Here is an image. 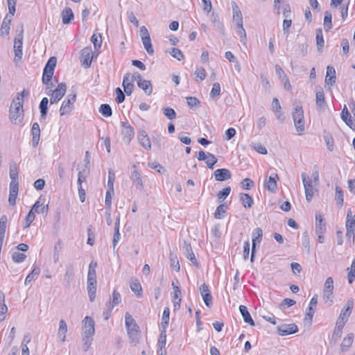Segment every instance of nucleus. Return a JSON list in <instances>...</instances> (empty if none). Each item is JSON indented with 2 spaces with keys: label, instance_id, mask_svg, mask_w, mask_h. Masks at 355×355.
<instances>
[{
  "label": "nucleus",
  "instance_id": "f257e3e1",
  "mask_svg": "<svg viewBox=\"0 0 355 355\" xmlns=\"http://www.w3.org/2000/svg\"><path fill=\"white\" fill-rule=\"evenodd\" d=\"M24 91L12 100L9 110V117L11 122L15 125L21 123L24 118L23 103Z\"/></svg>",
  "mask_w": 355,
  "mask_h": 355
},
{
  "label": "nucleus",
  "instance_id": "f03ea898",
  "mask_svg": "<svg viewBox=\"0 0 355 355\" xmlns=\"http://www.w3.org/2000/svg\"><path fill=\"white\" fill-rule=\"evenodd\" d=\"M125 322L130 339L133 343H137L140 335L139 328L135 319L129 313H125Z\"/></svg>",
  "mask_w": 355,
  "mask_h": 355
},
{
  "label": "nucleus",
  "instance_id": "7ed1b4c3",
  "mask_svg": "<svg viewBox=\"0 0 355 355\" xmlns=\"http://www.w3.org/2000/svg\"><path fill=\"white\" fill-rule=\"evenodd\" d=\"M295 129L299 135L304 131V111L302 106H296L292 113Z\"/></svg>",
  "mask_w": 355,
  "mask_h": 355
},
{
  "label": "nucleus",
  "instance_id": "20e7f679",
  "mask_svg": "<svg viewBox=\"0 0 355 355\" xmlns=\"http://www.w3.org/2000/svg\"><path fill=\"white\" fill-rule=\"evenodd\" d=\"M302 182L305 190L306 200L310 202L314 195V182L305 173H302Z\"/></svg>",
  "mask_w": 355,
  "mask_h": 355
},
{
  "label": "nucleus",
  "instance_id": "39448f33",
  "mask_svg": "<svg viewBox=\"0 0 355 355\" xmlns=\"http://www.w3.org/2000/svg\"><path fill=\"white\" fill-rule=\"evenodd\" d=\"M76 94L74 93L73 94H69L66 99L62 102V105L60 109V115H66L69 114L73 108V104L76 102Z\"/></svg>",
  "mask_w": 355,
  "mask_h": 355
},
{
  "label": "nucleus",
  "instance_id": "423d86ee",
  "mask_svg": "<svg viewBox=\"0 0 355 355\" xmlns=\"http://www.w3.org/2000/svg\"><path fill=\"white\" fill-rule=\"evenodd\" d=\"M67 90V85L65 83H60L57 88L53 91L50 90L47 92L48 95L51 94L50 102L51 104L58 103L65 94Z\"/></svg>",
  "mask_w": 355,
  "mask_h": 355
},
{
  "label": "nucleus",
  "instance_id": "0eeeda50",
  "mask_svg": "<svg viewBox=\"0 0 355 355\" xmlns=\"http://www.w3.org/2000/svg\"><path fill=\"white\" fill-rule=\"evenodd\" d=\"M121 135L123 141L129 144L135 136V130L127 121L121 122Z\"/></svg>",
  "mask_w": 355,
  "mask_h": 355
},
{
  "label": "nucleus",
  "instance_id": "6e6552de",
  "mask_svg": "<svg viewBox=\"0 0 355 355\" xmlns=\"http://www.w3.org/2000/svg\"><path fill=\"white\" fill-rule=\"evenodd\" d=\"M93 58V52L90 46L82 49L80 60L84 68L87 69L91 66Z\"/></svg>",
  "mask_w": 355,
  "mask_h": 355
},
{
  "label": "nucleus",
  "instance_id": "1a4fd4ad",
  "mask_svg": "<svg viewBox=\"0 0 355 355\" xmlns=\"http://www.w3.org/2000/svg\"><path fill=\"white\" fill-rule=\"evenodd\" d=\"M83 336H87V337H93L95 334V322L94 320L89 316H86L83 320Z\"/></svg>",
  "mask_w": 355,
  "mask_h": 355
},
{
  "label": "nucleus",
  "instance_id": "9d476101",
  "mask_svg": "<svg viewBox=\"0 0 355 355\" xmlns=\"http://www.w3.org/2000/svg\"><path fill=\"white\" fill-rule=\"evenodd\" d=\"M279 180L277 173H274L268 178H266L264 183L265 188L271 193H275L277 190V180Z\"/></svg>",
  "mask_w": 355,
  "mask_h": 355
},
{
  "label": "nucleus",
  "instance_id": "9b49d317",
  "mask_svg": "<svg viewBox=\"0 0 355 355\" xmlns=\"http://www.w3.org/2000/svg\"><path fill=\"white\" fill-rule=\"evenodd\" d=\"M133 78L134 77L132 76V73H127L123 77L122 86L123 87L125 93L128 96H130L132 94L134 89Z\"/></svg>",
  "mask_w": 355,
  "mask_h": 355
},
{
  "label": "nucleus",
  "instance_id": "f8f14e48",
  "mask_svg": "<svg viewBox=\"0 0 355 355\" xmlns=\"http://www.w3.org/2000/svg\"><path fill=\"white\" fill-rule=\"evenodd\" d=\"M252 236H253L252 246V253H251V257H250L251 262H253L254 259L256 243H257V242L258 243H259L261 241L262 236H263L262 230L260 227H257L253 231Z\"/></svg>",
  "mask_w": 355,
  "mask_h": 355
},
{
  "label": "nucleus",
  "instance_id": "ddd939ff",
  "mask_svg": "<svg viewBox=\"0 0 355 355\" xmlns=\"http://www.w3.org/2000/svg\"><path fill=\"white\" fill-rule=\"evenodd\" d=\"M297 331L298 327L295 324H284L277 327V333L281 336H287Z\"/></svg>",
  "mask_w": 355,
  "mask_h": 355
},
{
  "label": "nucleus",
  "instance_id": "4468645a",
  "mask_svg": "<svg viewBox=\"0 0 355 355\" xmlns=\"http://www.w3.org/2000/svg\"><path fill=\"white\" fill-rule=\"evenodd\" d=\"M182 248L184 249V254L185 257L189 259L196 266L198 267V263L197 262L190 243H188L186 241H184Z\"/></svg>",
  "mask_w": 355,
  "mask_h": 355
},
{
  "label": "nucleus",
  "instance_id": "2eb2a0df",
  "mask_svg": "<svg viewBox=\"0 0 355 355\" xmlns=\"http://www.w3.org/2000/svg\"><path fill=\"white\" fill-rule=\"evenodd\" d=\"M216 181L222 182L230 179L231 172L227 168L216 169L214 173Z\"/></svg>",
  "mask_w": 355,
  "mask_h": 355
},
{
  "label": "nucleus",
  "instance_id": "dca6fc26",
  "mask_svg": "<svg viewBox=\"0 0 355 355\" xmlns=\"http://www.w3.org/2000/svg\"><path fill=\"white\" fill-rule=\"evenodd\" d=\"M74 276V265L73 263H69L66 266L65 272L64 275V280L66 283L65 286L69 287L73 281Z\"/></svg>",
  "mask_w": 355,
  "mask_h": 355
},
{
  "label": "nucleus",
  "instance_id": "f3484780",
  "mask_svg": "<svg viewBox=\"0 0 355 355\" xmlns=\"http://www.w3.org/2000/svg\"><path fill=\"white\" fill-rule=\"evenodd\" d=\"M138 141L140 145L146 150L151 149V142L146 131L141 130L138 135Z\"/></svg>",
  "mask_w": 355,
  "mask_h": 355
},
{
  "label": "nucleus",
  "instance_id": "a211bd4d",
  "mask_svg": "<svg viewBox=\"0 0 355 355\" xmlns=\"http://www.w3.org/2000/svg\"><path fill=\"white\" fill-rule=\"evenodd\" d=\"M326 231V224L323 221L322 216L320 214H315V233L323 234Z\"/></svg>",
  "mask_w": 355,
  "mask_h": 355
},
{
  "label": "nucleus",
  "instance_id": "6ab92c4d",
  "mask_svg": "<svg viewBox=\"0 0 355 355\" xmlns=\"http://www.w3.org/2000/svg\"><path fill=\"white\" fill-rule=\"evenodd\" d=\"M121 302V294L117 292L116 290H114L112 293V302H107L105 304L106 308L108 309L110 312H112L113 308L119 304Z\"/></svg>",
  "mask_w": 355,
  "mask_h": 355
},
{
  "label": "nucleus",
  "instance_id": "aec40b11",
  "mask_svg": "<svg viewBox=\"0 0 355 355\" xmlns=\"http://www.w3.org/2000/svg\"><path fill=\"white\" fill-rule=\"evenodd\" d=\"M336 71L331 66L327 67V75L325 77V83L327 85H334L336 83Z\"/></svg>",
  "mask_w": 355,
  "mask_h": 355
},
{
  "label": "nucleus",
  "instance_id": "412c9836",
  "mask_svg": "<svg viewBox=\"0 0 355 355\" xmlns=\"http://www.w3.org/2000/svg\"><path fill=\"white\" fill-rule=\"evenodd\" d=\"M67 332V324L63 319H61L59 322L58 337L62 343L65 342Z\"/></svg>",
  "mask_w": 355,
  "mask_h": 355
},
{
  "label": "nucleus",
  "instance_id": "4be33fe9",
  "mask_svg": "<svg viewBox=\"0 0 355 355\" xmlns=\"http://www.w3.org/2000/svg\"><path fill=\"white\" fill-rule=\"evenodd\" d=\"M354 306V300L352 299H349L347 301L345 306L341 310V312L339 315L343 316L344 318L348 320V318L352 313V311Z\"/></svg>",
  "mask_w": 355,
  "mask_h": 355
},
{
  "label": "nucleus",
  "instance_id": "5701e85b",
  "mask_svg": "<svg viewBox=\"0 0 355 355\" xmlns=\"http://www.w3.org/2000/svg\"><path fill=\"white\" fill-rule=\"evenodd\" d=\"M239 311L241 312V314L242 315V317L243 318V320L245 322L249 324L251 326H254V322L252 320L250 313L248 311V309L244 305H240L239 306Z\"/></svg>",
  "mask_w": 355,
  "mask_h": 355
},
{
  "label": "nucleus",
  "instance_id": "b1692460",
  "mask_svg": "<svg viewBox=\"0 0 355 355\" xmlns=\"http://www.w3.org/2000/svg\"><path fill=\"white\" fill-rule=\"evenodd\" d=\"M172 285L173 286V290H174L173 302L174 309L176 310V309H178L180 306L181 291L178 286H175L173 282Z\"/></svg>",
  "mask_w": 355,
  "mask_h": 355
},
{
  "label": "nucleus",
  "instance_id": "393cba45",
  "mask_svg": "<svg viewBox=\"0 0 355 355\" xmlns=\"http://www.w3.org/2000/svg\"><path fill=\"white\" fill-rule=\"evenodd\" d=\"M318 304V295H315L311 300L308 312L306 314L305 319H309V320H312L313 315L315 313V310L313 306H316Z\"/></svg>",
  "mask_w": 355,
  "mask_h": 355
},
{
  "label": "nucleus",
  "instance_id": "a878e982",
  "mask_svg": "<svg viewBox=\"0 0 355 355\" xmlns=\"http://www.w3.org/2000/svg\"><path fill=\"white\" fill-rule=\"evenodd\" d=\"M130 178L137 189L139 190H142L144 189L141 175L137 170H134L132 171Z\"/></svg>",
  "mask_w": 355,
  "mask_h": 355
},
{
  "label": "nucleus",
  "instance_id": "bb28decb",
  "mask_svg": "<svg viewBox=\"0 0 355 355\" xmlns=\"http://www.w3.org/2000/svg\"><path fill=\"white\" fill-rule=\"evenodd\" d=\"M62 21L64 24H68L73 19L74 15L70 8H65L61 12Z\"/></svg>",
  "mask_w": 355,
  "mask_h": 355
},
{
  "label": "nucleus",
  "instance_id": "cd10ccee",
  "mask_svg": "<svg viewBox=\"0 0 355 355\" xmlns=\"http://www.w3.org/2000/svg\"><path fill=\"white\" fill-rule=\"evenodd\" d=\"M316 106L320 108H323L326 104L324 92L322 88L316 91L315 96Z\"/></svg>",
  "mask_w": 355,
  "mask_h": 355
},
{
  "label": "nucleus",
  "instance_id": "c85d7f7f",
  "mask_svg": "<svg viewBox=\"0 0 355 355\" xmlns=\"http://www.w3.org/2000/svg\"><path fill=\"white\" fill-rule=\"evenodd\" d=\"M54 71H50L46 69H44L42 82L44 84L47 85V88L52 87V83L51 82Z\"/></svg>",
  "mask_w": 355,
  "mask_h": 355
},
{
  "label": "nucleus",
  "instance_id": "c756f323",
  "mask_svg": "<svg viewBox=\"0 0 355 355\" xmlns=\"http://www.w3.org/2000/svg\"><path fill=\"white\" fill-rule=\"evenodd\" d=\"M87 290L88 292V295L89 297V300L91 302H94L96 297V284L97 282H87Z\"/></svg>",
  "mask_w": 355,
  "mask_h": 355
},
{
  "label": "nucleus",
  "instance_id": "7c9ffc66",
  "mask_svg": "<svg viewBox=\"0 0 355 355\" xmlns=\"http://www.w3.org/2000/svg\"><path fill=\"white\" fill-rule=\"evenodd\" d=\"M137 85L144 90L146 95L149 96L152 94L153 86L150 80H144L142 82L139 83Z\"/></svg>",
  "mask_w": 355,
  "mask_h": 355
},
{
  "label": "nucleus",
  "instance_id": "2f4dec72",
  "mask_svg": "<svg viewBox=\"0 0 355 355\" xmlns=\"http://www.w3.org/2000/svg\"><path fill=\"white\" fill-rule=\"evenodd\" d=\"M7 222V216L6 215H2L0 218V239L1 240H4L5 239Z\"/></svg>",
  "mask_w": 355,
  "mask_h": 355
},
{
  "label": "nucleus",
  "instance_id": "473e14b6",
  "mask_svg": "<svg viewBox=\"0 0 355 355\" xmlns=\"http://www.w3.org/2000/svg\"><path fill=\"white\" fill-rule=\"evenodd\" d=\"M341 119L346 123V124L352 128V116L348 111V109L346 105L344 106L343 111L341 112Z\"/></svg>",
  "mask_w": 355,
  "mask_h": 355
},
{
  "label": "nucleus",
  "instance_id": "72a5a7b5",
  "mask_svg": "<svg viewBox=\"0 0 355 355\" xmlns=\"http://www.w3.org/2000/svg\"><path fill=\"white\" fill-rule=\"evenodd\" d=\"M48 103L49 99L46 97L43 98L40 103L39 107L40 110L42 119H44L46 116L48 112Z\"/></svg>",
  "mask_w": 355,
  "mask_h": 355
},
{
  "label": "nucleus",
  "instance_id": "f704fd0d",
  "mask_svg": "<svg viewBox=\"0 0 355 355\" xmlns=\"http://www.w3.org/2000/svg\"><path fill=\"white\" fill-rule=\"evenodd\" d=\"M23 32H24V28H23V25L21 24V30L15 39L14 50L15 49H22Z\"/></svg>",
  "mask_w": 355,
  "mask_h": 355
},
{
  "label": "nucleus",
  "instance_id": "c9c22d12",
  "mask_svg": "<svg viewBox=\"0 0 355 355\" xmlns=\"http://www.w3.org/2000/svg\"><path fill=\"white\" fill-rule=\"evenodd\" d=\"M32 211L35 213L40 214V213H47L49 210V205H42L40 204V201L37 200L31 207Z\"/></svg>",
  "mask_w": 355,
  "mask_h": 355
},
{
  "label": "nucleus",
  "instance_id": "e433bc0d",
  "mask_svg": "<svg viewBox=\"0 0 355 355\" xmlns=\"http://www.w3.org/2000/svg\"><path fill=\"white\" fill-rule=\"evenodd\" d=\"M130 288L138 297H140L142 295L141 285L137 279L132 281L130 284Z\"/></svg>",
  "mask_w": 355,
  "mask_h": 355
},
{
  "label": "nucleus",
  "instance_id": "4c0bfd02",
  "mask_svg": "<svg viewBox=\"0 0 355 355\" xmlns=\"http://www.w3.org/2000/svg\"><path fill=\"white\" fill-rule=\"evenodd\" d=\"M354 340V334L350 333L348 334L347 336L344 338L342 343H341V349L343 351L347 350L353 343Z\"/></svg>",
  "mask_w": 355,
  "mask_h": 355
},
{
  "label": "nucleus",
  "instance_id": "58836bf2",
  "mask_svg": "<svg viewBox=\"0 0 355 355\" xmlns=\"http://www.w3.org/2000/svg\"><path fill=\"white\" fill-rule=\"evenodd\" d=\"M210 20L216 29L218 31L223 30V25L220 22L219 17L217 14L214 12L211 13V15H210Z\"/></svg>",
  "mask_w": 355,
  "mask_h": 355
},
{
  "label": "nucleus",
  "instance_id": "ea45409f",
  "mask_svg": "<svg viewBox=\"0 0 355 355\" xmlns=\"http://www.w3.org/2000/svg\"><path fill=\"white\" fill-rule=\"evenodd\" d=\"M240 200L244 207L250 208L252 206L253 199L249 194L241 193Z\"/></svg>",
  "mask_w": 355,
  "mask_h": 355
},
{
  "label": "nucleus",
  "instance_id": "a19ab883",
  "mask_svg": "<svg viewBox=\"0 0 355 355\" xmlns=\"http://www.w3.org/2000/svg\"><path fill=\"white\" fill-rule=\"evenodd\" d=\"M332 15L329 10L325 11L324 17V27L326 31H329L332 28Z\"/></svg>",
  "mask_w": 355,
  "mask_h": 355
},
{
  "label": "nucleus",
  "instance_id": "79ce46f5",
  "mask_svg": "<svg viewBox=\"0 0 355 355\" xmlns=\"http://www.w3.org/2000/svg\"><path fill=\"white\" fill-rule=\"evenodd\" d=\"M142 43L144 46V49L146 50L147 53L149 55H153L154 50L152 46L150 37H146L145 38H142Z\"/></svg>",
  "mask_w": 355,
  "mask_h": 355
},
{
  "label": "nucleus",
  "instance_id": "37998d69",
  "mask_svg": "<svg viewBox=\"0 0 355 355\" xmlns=\"http://www.w3.org/2000/svg\"><path fill=\"white\" fill-rule=\"evenodd\" d=\"M315 40H316V44H317L318 49V50H320L324 46V41L323 35H322V31L321 28L316 29Z\"/></svg>",
  "mask_w": 355,
  "mask_h": 355
},
{
  "label": "nucleus",
  "instance_id": "c03bdc74",
  "mask_svg": "<svg viewBox=\"0 0 355 355\" xmlns=\"http://www.w3.org/2000/svg\"><path fill=\"white\" fill-rule=\"evenodd\" d=\"M26 258V255L19 251H15L12 254V259L15 263H21Z\"/></svg>",
  "mask_w": 355,
  "mask_h": 355
},
{
  "label": "nucleus",
  "instance_id": "a18cd8bd",
  "mask_svg": "<svg viewBox=\"0 0 355 355\" xmlns=\"http://www.w3.org/2000/svg\"><path fill=\"white\" fill-rule=\"evenodd\" d=\"M169 259H170L171 266L175 271H179L180 268L179 261L178 259L177 255L175 254H173V252H171Z\"/></svg>",
  "mask_w": 355,
  "mask_h": 355
},
{
  "label": "nucleus",
  "instance_id": "49530a36",
  "mask_svg": "<svg viewBox=\"0 0 355 355\" xmlns=\"http://www.w3.org/2000/svg\"><path fill=\"white\" fill-rule=\"evenodd\" d=\"M99 112L105 117H110L112 114V108L108 104H102L99 108Z\"/></svg>",
  "mask_w": 355,
  "mask_h": 355
},
{
  "label": "nucleus",
  "instance_id": "de8ad7c7",
  "mask_svg": "<svg viewBox=\"0 0 355 355\" xmlns=\"http://www.w3.org/2000/svg\"><path fill=\"white\" fill-rule=\"evenodd\" d=\"M91 41L95 49L101 48L102 44L101 35L100 33H94L91 37Z\"/></svg>",
  "mask_w": 355,
  "mask_h": 355
},
{
  "label": "nucleus",
  "instance_id": "09e8293b",
  "mask_svg": "<svg viewBox=\"0 0 355 355\" xmlns=\"http://www.w3.org/2000/svg\"><path fill=\"white\" fill-rule=\"evenodd\" d=\"M11 19H8L7 17L4 18L1 28V35H7L9 33L10 30V24Z\"/></svg>",
  "mask_w": 355,
  "mask_h": 355
},
{
  "label": "nucleus",
  "instance_id": "8fccbe9b",
  "mask_svg": "<svg viewBox=\"0 0 355 355\" xmlns=\"http://www.w3.org/2000/svg\"><path fill=\"white\" fill-rule=\"evenodd\" d=\"M162 110L164 116L169 120H173L176 118V112L173 108L167 107H164Z\"/></svg>",
  "mask_w": 355,
  "mask_h": 355
},
{
  "label": "nucleus",
  "instance_id": "3c124183",
  "mask_svg": "<svg viewBox=\"0 0 355 355\" xmlns=\"http://www.w3.org/2000/svg\"><path fill=\"white\" fill-rule=\"evenodd\" d=\"M335 199L337 201L338 205L342 207L343 205V192L340 187H336Z\"/></svg>",
  "mask_w": 355,
  "mask_h": 355
},
{
  "label": "nucleus",
  "instance_id": "603ef678",
  "mask_svg": "<svg viewBox=\"0 0 355 355\" xmlns=\"http://www.w3.org/2000/svg\"><path fill=\"white\" fill-rule=\"evenodd\" d=\"M40 272V269L39 268L35 267L31 272H30L25 279V284L28 285L35 277L38 276Z\"/></svg>",
  "mask_w": 355,
  "mask_h": 355
},
{
  "label": "nucleus",
  "instance_id": "864d4df0",
  "mask_svg": "<svg viewBox=\"0 0 355 355\" xmlns=\"http://www.w3.org/2000/svg\"><path fill=\"white\" fill-rule=\"evenodd\" d=\"M169 315H170L169 309L168 307H165L164 309V311H163L162 318V324L164 329H166V328L168 324Z\"/></svg>",
  "mask_w": 355,
  "mask_h": 355
},
{
  "label": "nucleus",
  "instance_id": "5fc2aeb1",
  "mask_svg": "<svg viewBox=\"0 0 355 355\" xmlns=\"http://www.w3.org/2000/svg\"><path fill=\"white\" fill-rule=\"evenodd\" d=\"M187 105L190 108L200 106V101L196 97L189 96L186 98Z\"/></svg>",
  "mask_w": 355,
  "mask_h": 355
},
{
  "label": "nucleus",
  "instance_id": "6e6d98bb",
  "mask_svg": "<svg viewBox=\"0 0 355 355\" xmlns=\"http://www.w3.org/2000/svg\"><path fill=\"white\" fill-rule=\"evenodd\" d=\"M225 211V206L223 204H221L216 208L214 213V217L217 219H222L224 217Z\"/></svg>",
  "mask_w": 355,
  "mask_h": 355
},
{
  "label": "nucleus",
  "instance_id": "4d7b16f0",
  "mask_svg": "<svg viewBox=\"0 0 355 355\" xmlns=\"http://www.w3.org/2000/svg\"><path fill=\"white\" fill-rule=\"evenodd\" d=\"M220 94V85L218 83H215L213 85L212 89L210 92V97L214 98L218 97Z\"/></svg>",
  "mask_w": 355,
  "mask_h": 355
},
{
  "label": "nucleus",
  "instance_id": "13d9d810",
  "mask_svg": "<svg viewBox=\"0 0 355 355\" xmlns=\"http://www.w3.org/2000/svg\"><path fill=\"white\" fill-rule=\"evenodd\" d=\"M231 192V187L230 186L225 187L221 191H220L218 194L217 197L218 200H224L225 199L230 193Z\"/></svg>",
  "mask_w": 355,
  "mask_h": 355
},
{
  "label": "nucleus",
  "instance_id": "bf43d9fd",
  "mask_svg": "<svg viewBox=\"0 0 355 355\" xmlns=\"http://www.w3.org/2000/svg\"><path fill=\"white\" fill-rule=\"evenodd\" d=\"M35 212L32 211V209H31L30 211L25 218V225L24 226V228L28 227L32 222L35 220Z\"/></svg>",
  "mask_w": 355,
  "mask_h": 355
},
{
  "label": "nucleus",
  "instance_id": "052dcab7",
  "mask_svg": "<svg viewBox=\"0 0 355 355\" xmlns=\"http://www.w3.org/2000/svg\"><path fill=\"white\" fill-rule=\"evenodd\" d=\"M166 344V329H164L162 331L159 338L158 340V347L159 348H165Z\"/></svg>",
  "mask_w": 355,
  "mask_h": 355
},
{
  "label": "nucleus",
  "instance_id": "680f3d73",
  "mask_svg": "<svg viewBox=\"0 0 355 355\" xmlns=\"http://www.w3.org/2000/svg\"><path fill=\"white\" fill-rule=\"evenodd\" d=\"M170 54L178 60H182L184 58L182 51L176 48H172L170 51Z\"/></svg>",
  "mask_w": 355,
  "mask_h": 355
},
{
  "label": "nucleus",
  "instance_id": "e2e57ef3",
  "mask_svg": "<svg viewBox=\"0 0 355 355\" xmlns=\"http://www.w3.org/2000/svg\"><path fill=\"white\" fill-rule=\"evenodd\" d=\"M217 161H218V159L215 157V155H214L211 153H208V157H207V159L205 160V162L209 168L212 169L214 168V165L217 162Z\"/></svg>",
  "mask_w": 355,
  "mask_h": 355
},
{
  "label": "nucleus",
  "instance_id": "0e129e2a",
  "mask_svg": "<svg viewBox=\"0 0 355 355\" xmlns=\"http://www.w3.org/2000/svg\"><path fill=\"white\" fill-rule=\"evenodd\" d=\"M333 291H334V280H333L332 277H329L325 281L323 291H327V292L329 293V292H333Z\"/></svg>",
  "mask_w": 355,
  "mask_h": 355
},
{
  "label": "nucleus",
  "instance_id": "69168bd1",
  "mask_svg": "<svg viewBox=\"0 0 355 355\" xmlns=\"http://www.w3.org/2000/svg\"><path fill=\"white\" fill-rule=\"evenodd\" d=\"M355 279V259L353 260L349 271L347 274V279L352 284Z\"/></svg>",
  "mask_w": 355,
  "mask_h": 355
},
{
  "label": "nucleus",
  "instance_id": "338daca9",
  "mask_svg": "<svg viewBox=\"0 0 355 355\" xmlns=\"http://www.w3.org/2000/svg\"><path fill=\"white\" fill-rule=\"evenodd\" d=\"M83 348L85 352H87L92 344L93 337H87V336H83Z\"/></svg>",
  "mask_w": 355,
  "mask_h": 355
},
{
  "label": "nucleus",
  "instance_id": "774afa93",
  "mask_svg": "<svg viewBox=\"0 0 355 355\" xmlns=\"http://www.w3.org/2000/svg\"><path fill=\"white\" fill-rule=\"evenodd\" d=\"M116 93V101L117 103H121L125 100V94L120 87H117L115 89Z\"/></svg>",
  "mask_w": 355,
  "mask_h": 355
}]
</instances>
